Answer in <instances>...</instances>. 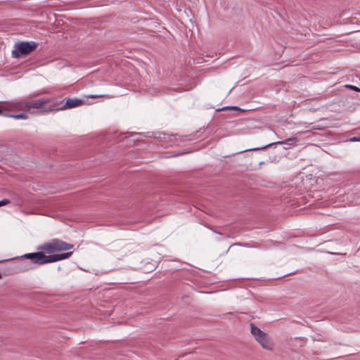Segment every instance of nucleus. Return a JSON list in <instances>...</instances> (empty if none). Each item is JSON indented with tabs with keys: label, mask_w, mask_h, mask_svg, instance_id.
Instances as JSON below:
<instances>
[{
	"label": "nucleus",
	"mask_w": 360,
	"mask_h": 360,
	"mask_svg": "<svg viewBox=\"0 0 360 360\" xmlns=\"http://www.w3.org/2000/svg\"><path fill=\"white\" fill-rule=\"evenodd\" d=\"M72 248L73 245L58 239L53 240L50 243L44 244L42 247L43 250L47 253L68 250Z\"/></svg>",
	"instance_id": "nucleus-4"
},
{
	"label": "nucleus",
	"mask_w": 360,
	"mask_h": 360,
	"mask_svg": "<svg viewBox=\"0 0 360 360\" xmlns=\"http://www.w3.org/2000/svg\"><path fill=\"white\" fill-rule=\"evenodd\" d=\"M47 101L44 99L32 100L29 98L22 100L23 111L30 110L31 109H39L42 110H49L46 108Z\"/></svg>",
	"instance_id": "nucleus-5"
},
{
	"label": "nucleus",
	"mask_w": 360,
	"mask_h": 360,
	"mask_svg": "<svg viewBox=\"0 0 360 360\" xmlns=\"http://www.w3.org/2000/svg\"><path fill=\"white\" fill-rule=\"evenodd\" d=\"M82 103V100L77 98L68 99L65 105L60 109L72 108L80 105Z\"/></svg>",
	"instance_id": "nucleus-8"
},
{
	"label": "nucleus",
	"mask_w": 360,
	"mask_h": 360,
	"mask_svg": "<svg viewBox=\"0 0 360 360\" xmlns=\"http://www.w3.org/2000/svg\"><path fill=\"white\" fill-rule=\"evenodd\" d=\"M11 201L8 199H4L0 201V207L9 204Z\"/></svg>",
	"instance_id": "nucleus-11"
},
{
	"label": "nucleus",
	"mask_w": 360,
	"mask_h": 360,
	"mask_svg": "<svg viewBox=\"0 0 360 360\" xmlns=\"http://www.w3.org/2000/svg\"><path fill=\"white\" fill-rule=\"evenodd\" d=\"M297 141V140L296 138H290L284 141L278 142V143L284 145V146H287L289 148L292 146H295L296 144Z\"/></svg>",
	"instance_id": "nucleus-9"
},
{
	"label": "nucleus",
	"mask_w": 360,
	"mask_h": 360,
	"mask_svg": "<svg viewBox=\"0 0 360 360\" xmlns=\"http://www.w3.org/2000/svg\"><path fill=\"white\" fill-rule=\"evenodd\" d=\"M3 114L1 106L0 107V115Z\"/></svg>",
	"instance_id": "nucleus-15"
},
{
	"label": "nucleus",
	"mask_w": 360,
	"mask_h": 360,
	"mask_svg": "<svg viewBox=\"0 0 360 360\" xmlns=\"http://www.w3.org/2000/svg\"><path fill=\"white\" fill-rule=\"evenodd\" d=\"M89 97L90 98L104 97L105 98H111V96H110L108 95H91Z\"/></svg>",
	"instance_id": "nucleus-12"
},
{
	"label": "nucleus",
	"mask_w": 360,
	"mask_h": 360,
	"mask_svg": "<svg viewBox=\"0 0 360 360\" xmlns=\"http://www.w3.org/2000/svg\"><path fill=\"white\" fill-rule=\"evenodd\" d=\"M72 255V252H68L62 254L46 256L42 252L25 254L21 257L22 259H33L35 263L47 264L55 262L59 260L65 259Z\"/></svg>",
	"instance_id": "nucleus-1"
},
{
	"label": "nucleus",
	"mask_w": 360,
	"mask_h": 360,
	"mask_svg": "<svg viewBox=\"0 0 360 360\" xmlns=\"http://www.w3.org/2000/svg\"><path fill=\"white\" fill-rule=\"evenodd\" d=\"M1 278V275L0 274V278Z\"/></svg>",
	"instance_id": "nucleus-17"
},
{
	"label": "nucleus",
	"mask_w": 360,
	"mask_h": 360,
	"mask_svg": "<svg viewBox=\"0 0 360 360\" xmlns=\"http://www.w3.org/2000/svg\"><path fill=\"white\" fill-rule=\"evenodd\" d=\"M346 87L352 89L356 91H360V90L359 89L358 87L352 86V85H347Z\"/></svg>",
	"instance_id": "nucleus-13"
},
{
	"label": "nucleus",
	"mask_w": 360,
	"mask_h": 360,
	"mask_svg": "<svg viewBox=\"0 0 360 360\" xmlns=\"http://www.w3.org/2000/svg\"><path fill=\"white\" fill-rule=\"evenodd\" d=\"M1 109L3 111H23L22 100H15L12 101L3 102L1 103Z\"/></svg>",
	"instance_id": "nucleus-6"
},
{
	"label": "nucleus",
	"mask_w": 360,
	"mask_h": 360,
	"mask_svg": "<svg viewBox=\"0 0 360 360\" xmlns=\"http://www.w3.org/2000/svg\"><path fill=\"white\" fill-rule=\"evenodd\" d=\"M37 46L38 43L32 41L16 43L14 45L12 56L13 58H20L27 56L34 51Z\"/></svg>",
	"instance_id": "nucleus-3"
},
{
	"label": "nucleus",
	"mask_w": 360,
	"mask_h": 360,
	"mask_svg": "<svg viewBox=\"0 0 360 360\" xmlns=\"http://www.w3.org/2000/svg\"><path fill=\"white\" fill-rule=\"evenodd\" d=\"M30 262H26L24 260H21L19 264V269L21 271H27L30 269H32L35 267L36 265H41L42 264L35 263L33 259H29Z\"/></svg>",
	"instance_id": "nucleus-7"
},
{
	"label": "nucleus",
	"mask_w": 360,
	"mask_h": 360,
	"mask_svg": "<svg viewBox=\"0 0 360 360\" xmlns=\"http://www.w3.org/2000/svg\"><path fill=\"white\" fill-rule=\"evenodd\" d=\"M270 145H271V144H269V145H267V146H264V147L262 148V149H265L266 148H267V147H268L269 146H270Z\"/></svg>",
	"instance_id": "nucleus-16"
},
{
	"label": "nucleus",
	"mask_w": 360,
	"mask_h": 360,
	"mask_svg": "<svg viewBox=\"0 0 360 360\" xmlns=\"http://www.w3.org/2000/svg\"><path fill=\"white\" fill-rule=\"evenodd\" d=\"M5 117H12L15 120H26L27 119V115L25 113H20L18 115H9V114H4Z\"/></svg>",
	"instance_id": "nucleus-10"
},
{
	"label": "nucleus",
	"mask_w": 360,
	"mask_h": 360,
	"mask_svg": "<svg viewBox=\"0 0 360 360\" xmlns=\"http://www.w3.org/2000/svg\"><path fill=\"white\" fill-rule=\"evenodd\" d=\"M250 332L256 341L265 349L272 350L273 342L271 338L254 324H250Z\"/></svg>",
	"instance_id": "nucleus-2"
},
{
	"label": "nucleus",
	"mask_w": 360,
	"mask_h": 360,
	"mask_svg": "<svg viewBox=\"0 0 360 360\" xmlns=\"http://www.w3.org/2000/svg\"><path fill=\"white\" fill-rule=\"evenodd\" d=\"M351 141H359L360 142V138L354 137V138L351 139Z\"/></svg>",
	"instance_id": "nucleus-14"
}]
</instances>
